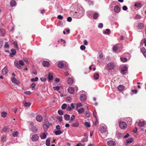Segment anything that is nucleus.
I'll use <instances>...</instances> for the list:
<instances>
[{
  "label": "nucleus",
  "instance_id": "nucleus-49",
  "mask_svg": "<svg viewBox=\"0 0 146 146\" xmlns=\"http://www.w3.org/2000/svg\"><path fill=\"white\" fill-rule=\"evenodd\" d=\"M35 86H36L35 84L34 83H33L31 84V87L32 88L33 90H35Z\"/></svg>",
  "mask_w": 146,
  "mask_h": 146
},
{
  "label": "nucleus",
  "instance_id": "nucleus-31",
  "mask_svg": "<svg viewBox=\"0 0 146 146\" xmlns=\"http://www.w3.org/2000/svg\"><path fill=\"white\" fill-rule=\"evenodd\" d=\"M64 64L62 62H59L58 64V67L60 68H62L64 67Z\"/></svg>",
  "mask_w": 146,
  "mask_h": 146
},
{
  "label": "nucleus",
  "instance_id": "nucleus-40",
  "mask_svg": "<svg viewBox=\"0 0 146 146\" xmlns=\"http://www.w3.org/2000/svg\"><path fill=\"white\" fill-rule=\"evenodd\" d=\"M38 78L37 77H36L35 78H32L31 79V81L32 82H35L38 81Z\"/></svg>",
  "mask_w": 146,
  "mask_h": 146
},
{
  "label": "nucleus",
  "instance_id": "nucleus-23",
  "mask_svg": "<svg viewBox=\"0 0 146 146\" xmlns=\"http://www.w3.org/2000/svg\"><path fill=\"white\" fill-rule=\"evenodd\" d=\"M31 131L34 133H36L37 131V128L35 126H33L31 128Z\"/></svg>",
  "mask_w": 146,
  "mask_h": 146
},
{
  "label": "nucleus",
  "instance_id": "nucleus-11",
  "mask_svg": "<svg viewBox=\"0 0 146 146\" xmlns=\"http://www.w3.org/2000/svg\"><path fill=\"white\" fill-rule=\"evenodd\" d=\"M68 90L69 93L70 94H73L74 93V88L70 87L68 89Z\"/></svg>",
  "mask_w": 146,
  "mask_h": 146
},
{
  "label": "nucleus",
  "instance_id": "nucleus-13",
  "mask_svg": "<svg viewBox=\"0 0 146 146\" xmlns=\"http://www.w3.org/2000/svg\"><path fill=\"white\" fill-rule=\"evenodd\" d=\"M42 65L45 67H48L50 65V64L49 62L46 61H44L42 62Z\"/></svg>",
  "mask_w": 146,
  "mask_h": 146
},
{
  "label": "nucleus",
  "instance_id": "nucleus-22",
  "mask_svg": "<svg viewBox=\"0 0 146 146\" xmlns=\"http://www.w3.org/2000/svg\"><path fill=\"white\" fill-rule=\"evenodd\" d=\"M133 140V138H131L129 139H127L126 142L125 144L126 145H127V144L131 143Z\"/></svg>",
  "mask_w": 146,
  "mask_h": 146
},
{
  "label": "nucleus",
  "instance_id": "nucleus-63",
  "mask_svg": "<svg viewBox=\"0 0 146 146\" xmlns=\"http://www.w3.org/2000/svg\"><path fill=\"white\" fill-rule=\"evenodd\" d=\"M82 106V104L80 103L77 104H76L77 107H80Z\"/></svg>",
  "mask_w": 146,
  "mask_h": 146
},
{
  "label": "nucleus",
  "instance_id": "nucleus-60",
  "mask_svg": "<svg viewBox=\"0 0 146 146\" xmlns=\"http://www.w3.org/2000/svg\"><path fill=\"white\" fill-rule=\"evenodd\" d=\"M124 11H126L127 9V8L126 6H123L122 7Z\"/></svg>",
  "mask_w": 146,
  "mask_h": 146
},
{
  "label": "nucleus",
  "instance_id": "nucleus-51",
  "mask_svg": "<svg viewBox=\"0 0 146 146\" xmlns=\"http://www.w3.org/2000/svg\"><path fill=\"white\" fill-rule=\"evenodd\" d=\"M84 124L88 127H90V123L88 122H85Z\"/></svg>",
  "mask_w": 146,
  "mask_h": 146
},
{
  "label": "nucleus",
  "instance_id": "nucleus-59",
  "mask_svg": "<svg viewBox=\"0 0 146 146\" xmlns=\"http://www.w3.org/2000/svg\"><path fill=\"white\" fill-rule=\"evenodd\" d=\"M3 44V41L1 40L0 39V48L2 47Z\"/></svg>",
  "mask_w": 146,
  "mask_h": 146
},
{
  "label": "nucleus",
  "instance_id": "nucleus-2",
  "mask_svg": "<svg viewBox=\"0 0 146 146\" xmlns=\"http://www.w3.org/2000/svg\"><path fill=\"white\" fill-rule=\"evenodd\" d=\"M119 126L121 129H125L127 128V125L125 122L123 121H121L119 122Z\"/></svg>",
  "mask_w": 146,
  "mask_h": 146
},
{
  "label": "nucleus",
  "instance_id": "nucleus-45",
  "mask_svg": "<svg viewBox=\"0 0 146 146\" xmlns=\"http://www.w3.org/2000/svg\"><path fill=\"white\" fill-rule=\"evenodd\" d=\"M8 127H5L2 129V130L4 132H6L8 129Z\"/></svg>",
  "mask_w": 146,
  "mask_h": 146
},
{
  "label": "nucleus",
  "instance_id": "nucleus-19",
  "mask_svg": "<svg viewBox=\"0 0 146 146\" xmlns=\"http://www.w3.org/2000/svg\"><path fill=\"white\" fill-rule=\"evenodd\" d=\"M141 51L145 57H146V50L144 47L142 48Z\"/></svg>",
  "mask_w": 146,
  "mask_h": 146
},
{
  "label": "nucleus",
  "instance_id": "nucleus-5",
  "mask_svg": "<svg viewBox=\"0 0 146 146\" xmlns=\"http://www.w3.org/2000/svg\"><path fill=\"white\" fill-rule=\"evenodd\" d=\"M107 144L109 146H115L116 144L115 142L113 141H109L107 143Z\"/></svg>",
  "mask_w": 146,
  "mask_h": 146
},
{
  "label": "nucleus",
  "instance_id": "nucleus-39",
  "mask_svg": "<svg viewBox=\"0 0 146 146\" xmlns=\"http://www.w3.org/2000/svg\"><path fill=\"white\" fill-rule=\"evenodd\" d=\"M75 116L72 115L71 116L70 119V122H72L73 120L75 119Z\"/></svg>",
  "mask_w": 146,
  "mask_h": 146
},
{
  "label": "nucleus",
  "instance_id": "nucleus-44",
  "mask_svg": "<svg viewBox=\"0 0 146 146\" xmlns=\"http://www.w3.org/2000/svg\"><path fill=\"white\" fill-rule=\"evenodd\" d=\"M67 105L66 104H63L61 106V108L62 110H65V108L67 107Z\"/></svg>",
  "mask_w": 146,
  "mask_h": 146
},
{
  "label": "nucleus",
  "instance_id": "nucleus-17",
  "mask_svg": "<svg viewBox=\"0 0 146 146\" xmlns=\"http://www.w3.org/2000/svg\"><path fill=\"white\" fill-rule=\"evenodd\" d=\"M2 72L3 74L5 75L7 72V67L5 66L2 70Z\"/></svg>",
  "mask_w": 146,
  "mask_h": 146
},
{
  "label": "nucleus",
  "instance_id": "nucleus-62",
  "mask_svg": "<svg viewBox=\"0 0 146 146\" xmlns=\"http://www.w3.org/2000/svg\"><path fill=\"white\" fill-rule=\"evenodd\" d=\"M72 19L71 17H68L67 18V21L68 22H70L72 21Z\"/></svg>",
  "mask_w": 146,
  "mask_h": 146
},
{
  "label": "nucleus",
  "instance_id": "nucleus-50",
  "mask_svg": "<svg viewBox=\"0 0 146 146\" xmlns=\"http://www.w3.org/2000/svg\"><path fill=\"white\" fill-rule=\"evenodd\" d=\"M120 59H121V60L123 62H126V61H127V59L125 58H121Z\"/></svg>",
  "mask_w": 146,
  "mask_h": 146
},
{
  "label": "nucleus",
  "instance_id": "nucleus-8",
  "mask_svg": "<svg viewBox=\"0 0 146 146\" xmlns=\"http://www.w3.org/2000/svg\"><path fill=\"white\" fill-rule=\"evenodd\" d=\"M86 96L84 94H81L80 97V100L82 102H84L86 100Z\"/></svg>",
  "mask_w": 146,
  "mask_h": 146
},
{
  "label": "nucleus",
  "instance_id": "nucleus-47",
  "mask_svg": "<svg viewBox=\"0 0 146 146\" xmlns=\"http://www.w3.org/2000/svg\"><path fill=\"white\" fill-rule=\"evenodd\" d=\"M84 114L86 115V116L88 117H89L90 116V115L88 111H86V112H85Z\"/></svg>",
  "mask_w": 146,
  "mask_h": 146
},
{
  "label": "nucleus",
  "instance_id": "nucleus-15",
  "mask_svg": "<svg viewBox=\"0 0 146 146\" xmlns=\"http://www.w3.org/2000/svg\"><path fill=\"white\" fill-rule=\"evenodd\" d=\"M120 8L117 5H116L114 7V10L115 12L118 13L120 11Z\"/></svg>",
  "mask_w": 146,
  "mask_h": 146
},
{
  "label": "nucleus",
  "instance_id": "nucleus-34",
  "mask_svg": "<svg viewBox=\"0 0 146 146\" xmlns=\"http://www.w3.org/2000/svg\"><path fill=\"white\" fill-rule=\"evenodd\" d=\"M98 14L97 13H95L93 15V18L94 19H95L98 18Z\"/></svg>",
  "mask_w": 146,
  "mask_h": 146
},
{
  "label": "nucleus",
  "instance_id": "nucleus-46",
  "mask_svg": "<svg viewBox=\"0 0 146 146\" xmlns=\"http://www.w3.org/2000/svg\"><path fill=\"white\" fill-rule=\"evenodd\" d=\"M1 116L3 117H5L7 115V113L6 112H2L1 113Z\"/></svg>",
  "mask_w": 146,
  "mask_h": 146
},
{
  "label": "nucleus",
  "instance_id": "nucleus-10",
  "mask_svg": "<svg viewBox=\"0 0 146 146\" xmlns=\"http://www.w3.org/2000/svg\"><path fill=\"white\" fill-rule=\"evenodd\" d=\"M49 127V124L48 122L46 121L43 125V128L45 131Z\"/></svg>",
  "mask_w": 146,
  "mask_h": 146
},
{
  "label": "nucleus",
  "instance_id": "nucleus-14",
  "mask_svg": "<svg viewBox=\"0 0 146 146\" xmlns=\"http://www.w3.org/2000/svg\"><path fill=\"white\" fill-rule=\"evenodd\" d=\"M145 122L144 121H140L138 123V126L140 127L144 126L145 125Z\"/></svg>",
  "mask_w": 146,
  "mask_h": 146
},
{
  "label": "nucleus",
  "instance_id": "nucleus-3",
  "mask_svg": "<svg viewBox=\"0 0 146 146\" xmlns=\"http://www.w3.org/2000/svg\"><path fill=\"white\" fill-rule=\"evenodd\" d=\"M100 131L101 133H105L107 131V128L106 126H101L100 128Z\"/></svg>",
  "mask_w": 146,
  "mask_h": 146
},
{
  "label": "nucleus",
  "instance_id": "nucleus-42",
  "mask_svg": "<svg viewBox=\"0 0 146 146\" xmlns=\"http://www.w3.org/2000/svg\"><path fill=\"white\" fill-rule=\"evenodd\" d=\"M18 134V132L17 131L13 132L12 135L14 137H17V136Z\"/></svg>",
  "mask_w": 146,
  "mask_h": 146
},
{
  "label": "nucleus",
  "instance_id": "nucleus-28",
  "mask_svg": "<svg viewBox=\"0 0 146 146\" xmlns=\"http://www.w3.org/2000/svg\"><path fill=\"white\" fill-rule=\"evenodd\" d=\"M46 137V135L45 133H42L40 135V137L42 139H45Z\"/></svg>",
  "mask_w": 146,
  "mask_h": 146
},
{
  "label": "nucleus",
  "instance_id": "nucleus-12",
  "mask_svg": "<svg viewBox=\"0 0 146 146\" xmlns=\"http://www.w3.org/2000/svg\"><path fill=\"white\" fill-rule=\"evenodd\" d=\"M11 80L12 82L16 84H17L18 85L20 84V82L19 80H17L15 77H12L11 78Z\"/></svg>",
  "mask_w": 146,
  "mask_h": 146
},
{
  "label": "nucleus",
  "instance_id": "nucleus-53",
  "mask_svg": "<svg viewBox=\"0 0 146 146\" xmlns=\"http://www.w3.org/2000/svg\"><path fill=\"white\" fill-rule=\"evenodd\" d=\"M54 89L55 90H58L60 89V87L58 86H56L55 87H53Z\"/></svg>",
  "mask_w": 146,
  "mask_h": 146
},
{
  "label": "nucleus",
  "instance_id": "nucleus-52",
  "mask_svg": "<svg viewBox=\"0 0 146 146\" xmlns=\"http://www.w3.org/2000/svg\"><path fill=\"white\" fill-rule=\"evenodd\" d=\"M58 113L60 115H62L63 114V111L62 110H59L58 111Z\"/></svg>",
  "mask_w": 146,
  "mask_h": 146
},
{
  "label": "nucleus",
  "instance_id": "nucleus-56",
  "mask_svg": "<svg viewBox=\"0 0 146 146\" xmlns=\"http://www.w3.org/2000/svg\"><path fill=\"white\" fill-rule=\"evenodd\" d=\"M14 44L15 46V47L16 48H17L19 50V47H18V46L17 45V42L15 41L14 42Z\"/></svg>",
  "mask_w": 146,
  "mask_h": 146
},
{
  "label": "nucleus",
  "instance_id": "nucleus-37",
  "mask_svg": "<svg viewBox=\"0 0 146 146\" xmlns=\"http://www.w3.org/2000/svg\"><path fill=\"white\" fill-rule=\"evenodd\" d=\"M50 139L49 138L47 139L46 141V145L47 146H49L50 143Z\"/></svg>",
  "mask_w": 146,
  "mask_h": 146
},
{
  "label": "nucleus",
  "instance_id": "nucleus-18",
  "mask_svg": "<svg viewBox=\"0 0 146 146\" xmlns=\"http://www.w3.org/2000/svg\"><path fill=\"white\" fill-rule=\"evenodd\" d=\"M6 32L5 31V29H1L0 30V34H1L0 36H5Z\"/></svg>",
  "mask_w": 146,
  "mask_h": 146
},
{
  "label": "nucleus",
  "instance_id": "nucleus-58",
  "mask_svg": "<svg viewBox=\"0 0 146 146\" xmlns=\"http://www.w3.org/2000/svg\"><path fill=\"white\" fill-rule=\"evenodd\" d=\"M57 18L58 19H62L63 18V17L62 15H59L57 16Z\"/></svg>",
  "mask_w": 146,
  "mask_h": 146
},
{
  "label": "nucleus",
  "instance_id": "nucleus-64",
  "mask_svg": "<svg viewBox=\"0 0 146 146\" xmlns=\"http://www.w3.org/2000/svg\"><path fill=\"white\" fill-rule=\"evenodd\" d=\"M24 93L27 95H29L31 94V92L30 91H25L24 92Z\"/></svg>",
  "mask_w": 146,
  "mask_h": 146
},
{
  "label": "nucleus",
  "instance_id": "nucleus-54",
  "mask_svg": "<svg viewBox=\"0 0 146 146\" xmlns=\"http://www.w3.org/2000/svg\"><path fill=\"white\" fill-rule=\"evenodd\" d=\"M4 47L5 48H9V45L8 43V42H6L5 43V45H4Z\"/></svg>",
  "mask_w": 146,
  "mask_h": 146
},
{
  "label": "nucleus",
  "instance_id": "nucleus-21",
  "mask_svg": "<svg viewBox=\"0 0 146 146\" xmlns=\"http://www.w3.org/2000/svg\"><path fill=\"white\" fill-rule=\"evenodd\" d=\"M94 79L98 80L99 78V74L97 73H95L94 74Z\"/></svg>",
  "mask_w": 146,
  "mask_h": 146
},
{
  "label": "nucleus",
  "instance_id": "nucleus-29",
  "mask_svg": "<svg viewBox=\"0 0 146 146\" xmlns=\"http://www.w3.org/2000/svg\"><path fill=\"white\" fill-rule=\"evenodd\" d=\"M10 4L11 6L13 7L15 5L16 1L14 0H12L10 2Z\"/></svg>",
  "mask_w": 146,
  "mask_h": 146
},
{
  "label": "nucleus",
  "instance_id": "nucleus-4",
  "mask_svg": "<svg viewBox=\"0 0 146 146\" xmlns=\"http://www.w3.org/2000/svg\"><path fill=\"white\" fill-rule=\"evenodd\" d=\"M127 68L126 66H124L122 68L121 73L123 75H125L127 73Z\"/></svg>",
  "mask_w": 146,
  "mask_h": 146
},
{
  "label": "nucleus",
  "instance_id": "nucleus-1",
  "mask_svg": "<svg viewBox=\"0 0 146 146\" xmlns=\"http://www.w3.org/2000/svg\"><path fill=\"white\" fill-rule=\"evenodd\" d=\"M24 63L22 60H19L18 62L17 60H15L14 61V65L18 69H22V67L21 66L24 65Z\"/></svg>",
  "mask_w": 146,
  "mask_h": 146
},
{
  "label": "nucleus",
  "instance_id": "nucleus-35",
  "mask_svg": "<svg viewBox=\"0 0 146 146\" xmlns=\"http://www.w3.org/2000/svg\"><path fill=\"white\" fill-rule=\"evenodd\" d=\"M110 30L109 29H106V31L103 32L104 34H107L108 35L110 34Z\"/></svg>",
  "mask_w": 146,
  "mask_h": 146
},
{
  "label": "nucleus",
  "instance_id": "nucleus-9",
  "mask_svg": "<svg viewBox=\"0 0 146 146\" xmlns=\"http://www.w3.org/2000/svg\"><path fill=\"white\" fill-rule=\"evenodd\" d=\"M36 120L38 122H41L43 120L42 116L40 115H38L36 117Z\"/></svg>",
  "mask_w": 146,
  "mask_h": 146
},
{
  "label": "nucleus",
  "instance_id": "nucleus-32",
  "mask_svg": "<svg viewBox=\"0 0 146 146\" xmlns=\"http://www.w3.org/2000/svg\"><path fill=\"white\" fill-rule=\"evenodd\" d=\"M23 104L25 106H29L31 105V103L30 102H27L25 101L23 102Z\"/></svg>",
  "mask_w": 146,
  "mask_h": 146
},
{
  "label": "nucleus",
  "instance_id": "nucleus-27",
  "mask_svg": "<svg viewBox=\"0 0 146 146\" xmlns=\"http://www.w3.org/2000/svg\"><path fill=\"white\" fill-rule=\"evenodd\" d=\"M48 78L49 80H52L53 79L52 74V73H49L48 76Z\"/></svg>",
  "mask_w": 146,
  "mask_h": 146
},
{
  "label": "nucleus",
  "instance_id": "nucleus-41",
  "mask_svg": "<svg viewBox=\"0 0 146 146\" xmlns=\"http://www.w3.org/2000/svg\"><path fill=\"white\" fill-rule=\"evenodd\" d=\"M113 50V52H116L117 50V47L116 45H114L112 48Z\"/></svg>",
  "mask_w": 146,
  "mask_h": 146
},
{
  "label": "nucleus",
  "instance_id": "nucleus-16",
  "mask_svg": "<svg viewBox=\"0 0 146 146\" xmlns=\"http://www.w3.org/2000/svg\"><path fill=\"white\" fill-rule=\"evenodd\" d=\"M70 115L67 114H65L64 115V118L65 120L66 121L70 120Z\"/></svg>",
  "mask_w": 146,
  "mask_h": 146
},
{
  "label": "nucleus",
  "instance_id": "nucleus-20",
  "mask_svg": "<svg viewBox=\"0 0 146 146\" xmlns=\"http://www.w3.org/2000/svg\"><path fill=\"white\" fill-rule=\"evenodd\" d=\"M73 83V80L72 79L69 78L68 80V83L69 85H71Z\"/></svg>",
  "mask_w": 146,
  "mask_h": 146
},
{
  "label": "nucleus",
  "instance_id": "nucleus-43",
  "mask_svg": "<svg viewBox=\"0 0 146 146\" xmlns=\"http://www.w3.org/2000/svg\"><path fill=\"white\" fill-rule=\"evenodd\" d=\"M56 118L59 121H62V117L61 116H57L56 117Z\"/></svg>",
  "mask_w": 146,
  "mask_h": 146
},
{
  "label": "nucleus",
  "instance_id": "nucleus-30",
  "mask_svg": "<svg viewBox=\"0 0 146 146\" xmlns=\"http://www.w3.org/2000/svg\"><path fill=\"white\" fill-rule=\"evenodd\" d=\"M54 133L55 134V135H59L61 133H62L61 131L60 130H57L54 131Z\"/></svg>",
  "mask_w": 146,
  "mask_h": 146
},
{
  "label": "nucleus",
  "instance_id": "nucleus-7",
  "mask_svg": "<svg viewBox=\"0 0 146 146\" xmlns=\"http://www.w3.org/2000/svg\"><path fill=\"white\" fill-rule=\"evenodd\" d=\"M38 136L36 134L33 135L32 136L31 140L33 141H36L38 140Z\"/></svg>",
  "mask_w": 146,
  "mask_h": 146
},
{
  "label": "nucleus",
  "instance_id": "nucleus-61",
  "mask_svg": "<svg viewBox=\"0 0 146 146\" xmlns=\"http://www.w3.org/2000/svg\"><path fill=\"white\" fill-rule=\"evenodd\" d=\"M103 27V24L102 23H100L98 25V27L100 28H102Z\"/></svg>",
  "mask_w": 146,
  "mask_h": 146
},
{
  "label": "nucleus",
  "instance_id": "nucleus-48",
  "mask_svg": "<svg viewBox=\"0 0 146 146\" xmlns=\"http://www.w3.org/2000/svg\"><path fill=\"white\" fill-rule=\"evenodd\" d=\"M11 51L13 55H14L16 54V51L14 49H12L11 50Z\"/></svg>",
  "mask_w": 146,
  "mask_h": 146
},
{
  "label": "nucleus",
  "instance_id": "nucleus-26",
  "mask_svg": "<svg viewBox=\"0 0 146 146\" xmlns=\"http://www.w3.org/2000/svg\"><path fill=\"white\" fill-rule=\"evenodd\" d=\"M144 26V24L141 23H139L138 25V28L141 29H143Z\"/></svg>",
  "mask_w": 146,
  "mask_h": 146
},
{
  "label": "nucleus",
  "instance_id": "nucleus-6",
  "mask_svg": "<svg viewBox=\"0 0 146 146\" xmlns=\"http://www.w3.org/2000/svg\"><path fill=\"white\" fill-rule=\"evenodd\" d=\"M115 66L114 64L113 63H109L107 65L108 68L110 70H112Z\"/></svg>",
  "mask_w": 146,
  "mask_h": 146
},
{
  "label": "nucleus",
  "instance_id": "nucleus-25",
  "mask_svg": "<svg viewBox=\"0 0 146 146\" xmlns=\"http://www.w3.org/2000/svg\"><path fill=\"white\" fill-rule=\"evenodd\" d=\"M118 90L119 91H122L124 89V86L122 85H120L117 87Z\"/></svg>",
  "mask_w": 146,
  "mask_h": 146
},
{
  "label": "nucleus",
  "instance_id": "nucleus-24",
  "mask_svg": "<svg viewBox=\"0 0 146 146\" xmlns=\"http://www.w3.org/2000/svg\"><path fill=\"white\" fill-rule=\"evenodd\" d=\"M79 114H81L83 113H84V108H82L80 109L77 110Z\"/></svg>",
  "mask_w": 146,
  "mask_h": 146
},
{
  "label": "nucleus",
  "instance_id": "nucleus-55",
  "mask_svg": "<svg viewBox=\"0 0 146 146\" xmlns=\"http://www.w3.org/2000/svg\"><path fill=\"white\" fill-rule=\"evenodd\" d=\"M80 49L82 50H84L86 48V47L83 45H82L80 47Z\"/></svg>",
  "mask_w": 146,
  "mask_h": 146
},
{
  "label": "nucleus",
  "instance_id": "nucleus-36",
  "mask_svg": "<svg viewBox=\"0 0 146 146\" xmlns=\"http://www.w3.org/2000/svg\"><path fill=\"white\" fill-rule=\"evenodd\" d=\"M1 141H5L6 140V137L5 135L2 136L1 138Z\"/></svg>",
  "mask_w": 146,
  "mask_h": 146
},
{
  "label": "nucleus",
  "instance_id": "nucleus-33",
  "mask_svg": "<svg viewBox=\"0 0 146 146\" xmlns=\"http://www.w3.org/2000/svg\"><path fill=\"white\" fill-rule=\"evenodd\" d=\"M135 6L138 8L141 7L142 6L141 3H136L135 4Z\"/></svg>",
  "mask_w": 146,
  "mask_h": 146
},
{
  "label": "nucleus",
  "instance_id": "nucleus-38",
  "mask_svg": "<svg viewBox=\"0 0 146 146\" xmlns=\"http://www.w3.org/2000/svg\"><path fill=\"white\" fill-rule=\"evenodd\" d=\"M79 125V123L78 122H76L73 123L72 125V126L74 127H78Z\"/></svg>",
  "mask_w": 146,
  "mask_h": 146
},
{
  "label": "nucleus",
  "instance_id": "nucleus-57",
  "mask_svg": "<svg viewBox=\"0 0 146 146\" xmlns=\"http://www.w3.org/2000/svg\"><path fill=\"white\" fill-rule=\"evenodd\" d=\"M141 18L140 15L137 14L135 17V18L137 19H140Z\"/></svg>",
  "mask_w": 146,
  "mask_h": 146
}]
</instances>
